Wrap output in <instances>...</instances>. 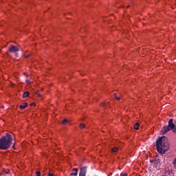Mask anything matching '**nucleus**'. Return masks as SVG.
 I'll list each match as a JSON object with an SVG mask.
<instances>
[{
    "label": "nucleus",
    "instance_id": "nucleus-1",
    "mask_svg": "<svg viewBox=\"0 0 176 176\" xmlns=\"http://www.w3.org/2000/svg\"><path fill=\"white\" fill-rule=\"evenodd\" d=\"M156 146L157 152L161 155H164L170 148V144L167 142V138L166 136L160 138L156 142Z\"/></svg>",
    "mask_w": 176,
    "mask_h": 176
},
{
    "label": "nucleus",
    "instance_id": "nucleus-2",
    "mask_svg": "<svg viewBox=\"0 0 176 176\" xmlns=\"http://www.w3.org/2000/svg\"><path fill=\"white\" fill-rule=\"evenodd\" d=\"M12 142H13V135L9 133L0 138V149L2 151H6L12 146Z\"/></svg>",
    "mask_w": 176,
    "mask_h": 176
},
{
    "label": "nucleus",
    "instance_id": "nucleus-3",
    "mask_svg": "<svg viewBox=\"0 0 176 176\" xmlns=\"http://www.w3.org/2000/svg\"><path fill=\"white\" fill-rule=\"evenodd\" d=\"M173 131L174 134H176V125L173 122V119H170L168 122L167 126H164L162 130L161 133L162 134L164 135L166 133H168V131Z\"/></svg>",
    "mask_w": 176,
    "mask_h": 176
},
{
    "label": "nucleus",
    "instance_id": "nucleus-4",
    "mask_svg": "<svg viewBox=\"0 0 176 176\" xmlns=\"http://www.w3.org/2000/svg\"><path fill=\"white\" fill-rule=\"evenodd\" d=\"M20 48L19 47H16L14 45H11L8 48V52L10 53H17V52H19Z\"/></svg>",
    "mask_w": 176,
    "mask_h": 176
},
{
    "label": "nucleus",
    "instance_id": "nucleus-5",
    "mask_svg": "<svg viewBox=\"0 0 176 176\" xmlns=\"http://www.w3.org/2000/svg\"><path fill=\"white\" fill-rule=\"evenodd\" d=\"M87 173V166H83L80 169L79 176H86Z\"/></svg>",
    "mask_w": 176,
    "mask_h": 176
},
{
    "label": "nucleus",
    "instance_id": "nucleus-6",
    "mask_svg": "<svg viewBox=\"0 0 176 176\" xmlns=\"http://www.w3.org/2000/svg\"><path fill=\"white\" fill-rule=\"evenodd\" d=\"M73 171H74V172L70 173V175L71 176H76V175H78V172L79 171V169L74 168H73Z\"/></svg>",
    "mask_w": 176,
    "mask_h": 176
},
{
    "label": "nucleus",
    "instance_id": "nucleus-7",
    "mask_svg": "<svg viewBox=\"0 0 176 176\" xmlns=\"http://www.w3.org/2000/svg\"><path fill=\"white\" fill-rule=\"evenodd\" d=\"M28 107V104L27 103H23L19 106L20 109H25Z\"/></svg>",
    "mask_w": 176,
    "mask_h": 176
},
{
    "label": "nucleus",
    "instance_id": "nucleus-8",
    "mask_svg": "<svg viewBox=\"0 0 176 176\" xmlns=\"http://www.w3.org/2000/svg\"><path fill=\"white\" fill-rule=\"evenodd\" d=\"M133 127L135 130H138L140 129V123L138 122L135 123V124L133 125Z\"/></svg>",
    "mask_w": 176,
    "mask_h": 176
},
{
    "label": "nucleus",
    "instance_id": "nucleus-9",
    "mask_svg": "<svg viewBox=\"0 0 176 176\" xmlns=\"http://www.w3.org/2000/svg\"><path fill=\"white\" fill-rule=\"evenodd\" d=\"M30 96L29 91H25L23 93V98H27Z\"/></svg>",
    "mask_w": 176,
    "mask_h": 176
},
{
    "label": "nucleus",
    "instance_id": "nucleus-10",
    "mask_svg": "<svg viewBox=\"0 0 176 176\" xmlns=\"http://www.w3.org/2000/svg\"><path fill=\"white\" fill-rule=\"evenodd\" d=\"M118 151H119V148H118V147H114L111 149V152L113 153H116V152H118Z\"/></svg>",
    "mask_w": 176,
    "mask_h": 176
},
{
    "label": "nucleus",
    "instance_id": "nucleus-11",
    "mask_svg": "<svg viewBox=\"0 0 176 176\" xmlns=\"http://www.w3.org/2000/svg\"><path fill=\"white\" fill-rule=\"evenodd\" d=\"M3 171H4V173H6V174H9L10 173V170H9L8 168H4Z\"/></svg>",
    "mask_w": 176,
    "mask_h": 176
},
{
    "label": "nucleus",
    "instance_id": "nucleus-12",
    "mask_svg": "<svg viewBox=\"0 0 176 176\" xmlns=\"http://www.w3.org/2000/svg\"><path fill=\"white\" fill-rule=\"evenodd\" d=\"M101 107H102L103 108L104 107H108V103H105V102H102V104H101Z\"/></svg>",
    "mask_w": 176,
    "mask_h": 176
},
{
    "label": "nucleus",
    "instance_id": "nucleus-13",
    "mask_svg": "<svg viewBox=\"0 0 176 176\" xmlns=\"http://www.w3.org/2000/svg\"><path fill=\"white\" fill-rule=\"evenodd\" d=\"M85 127H86V125L85 124H80V129H85Z\"/></svg>",
    "mask_w": 176,
    "mask_h": 176
},
{
    "label": "nucleus",
    "instance_id": "nucleus-14",
    "mask_svg": "<svg viewBox=\"0 0 176 176\" xmlns=\"http://www.w3.org/2000/svg\"><path fill=\"white\" fill-rule=\"evenodd\" d=\"M68 122H69L68 120L64 119V120H63V122H62V124H65V123H68Z\"/></svg>",
    "mask_w": 176,
    "mask_h": 176
},
{
    "label": "nucleus",
    "instance_id": "nucleus-15",
    "mask_svg": "<svg viewBox=\"0 0 176 176\" xmlns=\"http://www.w3.org/2000/svg\"><path fill=\"white\" fill-rule=\"evenodd\" d=\"M173 165L175 167H176V157L173 160Z\"/></svg>",
    "mask_w": 176,
    "mask_h": 176
},
{
    "label": "nucleus",
    "instance_id": "nucleus-16",
    "mask_svg": "<svg viewBox=\"0 0 176 176\" xmlns=\"http://www.w3.org/2000/svg\"><path fill=\"white\" fill-rule=\"evenodd\" d=\"M36 176H41V172L40 171H36Z\"/></svg>",
    "mask_w": 176,
    "mask_h": 176
},
{
    "label": "nucleus",
    "instance_id": "nucleus-17",
    "mask_svg": "<svg viewBox=\"0 0 176 176\" xmlns=\"http://www.w3.org/2000/svg\"><path fill=\"white\" fill-rule=\"evenodd\" d=\"M120 176H127V173H121Z\"/></svg>",
    "mask_w": 176,
    "mask_h": 176
},
{
    "label": "nucleus",
    "instance_id": "nucleus-18",
    "mask_svg": "<svg viewBox=\"0 0 176 176\" xmlns=\"http://www.w3.org/2000/svg\"><path fill=\"white\" fill-rule=\"evenodd\" d=\"M25 57L26 58H28V57H31V55H25Z\"/></svg>",
    "mask_w": 176,
    "mask_h": 176
},
{
    "label": "nucleus",
    "instance_id": "nucleus-19",
    "mask_svg": "<svg viewBox=\"0 0 176 176\" xmlns=\"http://www.w3.org/2000/svg\"><path fill=\"white\" fill-rule=\"evenodd\" d=\"M116 99L117 101H119V100H120V97H117V98H116Z\"/></svg>",
    "mask_w": 176,
    "mask_h": 176
},
{
    "label": "nucleus",
    "instance_id": "nucleus-20",
    "mask_svg": "<svg viewBox=\"0 0 176 176\" xmlns=\"http://www.w3.org/2000/svg\"><path fill=\"white\" fill-rule=\"evenodd\" d=\"M15 145H16V143H14V144L12 145L13 149H16V147L14 146Z\"/></svg>",
    "mask_w": 176,
    "mask_h": 176
},
{
    "label": "nucleus",
    "instance_id": "nucleus-21",
    "mask_svg": "<svg viewBox=\"0 0 176 176\" xmlns=\"http://www.w3.org/2000/svg\"><path fill=\"white\" fill-rule=\"evenodd\" d=\"M48 175L49 176H54V175H53L52 173H49Z\"/></svg>",
    "mask_w": 176,
    "mask_h": 176
},
{
    "label": "nucleus",
    "instance_id": "nucleus-22",
    "mask_svg": "<svg viewBox=\"0 0 176 176\" xmlns=\"http://www.w3.org/2000/svg\"><path fill=\"white\" fill-rule=\"evenodd\" d=\"M26 82H27V83H29V84L31 83V82H30L29 80H26Z\"/></svg>",
    "mask_w": 176,
    "mask_h": 176
},
{
    "label": "nucleus",
    "instance_id": "nucleus-23",
    "mask_svg": "<svg viewBox=\"0 0 176 176\" xmlns=\"http://www.w3.org/2000/svg\"><path fill=\"white\" fill-rule=\"evenodd\" d=\"M114 97H115V98H118V96L116 94H114Z\"/></svg>",
    "mask_w": 176,
    "mask_h": 176
},
{
    "label": "nucleus",
    "instance_id": "nucleus-24",
    "mask_svg": "<svg viewBox=\"0 0 176 176\" xmlns=\"http://www.w3.org/2000/svg\"><path fill=\"white\" fill-rule=\"evenodd\" d=\"M156 163H160V160H157V161H155Z\"/></svg>",
    "mask_w": 176,
    "mask_h": 176
},
{
    "label": "nucleus",
    "instance_id": "nucleus-25",
    "mask_svg": "<svg viewBox=\"0 0 176 176\" xmlns=\"http://www.w3.org/2000/svg\"><path fill=\"white\" fill-rule=\"evenodd\" d=\"M32 105H35V104H34V103L30 104V106H31V107H32Z\"/></svg>",
    "mask_w": 176,
    "mask_h": 176
},
{
    "label": "nucleus",
    "instance_id": "nucleus-26",
    "mask_svg": "<svg viewBox=\"0 0 176 176\" xmlns=\"http://www.w3.org/2000/svg\"><path fill=\"white\" fill-rule=\"evenodd\" d=\"M38 97H41L42 95H41V94H38Z\"/></svg>",
    "mask_w": 176,
    "mask_h": 176
},
{
    "label": "nucleus",
    "instance_id": "nucleus-27",
    "mask_svg": "<svg viewBox=\"0 0 176 176\" xmlns=\"http://www.w3.org/2000/svg\"><path fill=\"white\" fill-rule=\"evenodd\" d=\"M130 6H128L127 8H129Z\"/></svg>",
    "mask_w": 176,
    "mask_h": 176
}]
</instances>
